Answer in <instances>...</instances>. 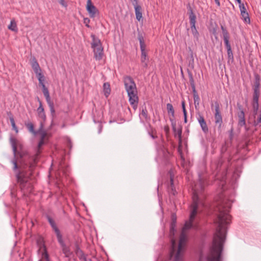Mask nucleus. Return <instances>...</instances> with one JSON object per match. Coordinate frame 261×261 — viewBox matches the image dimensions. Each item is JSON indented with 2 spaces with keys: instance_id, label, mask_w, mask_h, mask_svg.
Here are the masks:
<instances>
[{
  "instance_id": "obj_45",
  "label": "nucleus",
  "mask_w": 261,
  "mask_h": 261,
  "mask_svg": "<svg viewBox=\"0 0 261 261\" xmlns=\"http://www.w3.org/2000/svg\"><path fill=\"white\" fill-rule=\"evenodd\" d=\"M191 60H192V66L193 67L194 59H193V53L192 52L191 54Z\"/></svg>"
},
{
  "instance_id": "obj_30",
  "label": "nucleus",
  "mask_w": 261,
  "mask_h": 261,
  "mask_svg": "<svg viewBox=\"0 0 261 261\" xmlns=\"http://www.w3.org/2000/svg\"><path fill=\"white\" fill-rule=\"evenodd\" d=\"M42 92L43 93V94L46 98V100L47 102H49L50 101H51L50 100V97L49 95V93L48 90V89H45L44 90H42Z\"/></svg>"
},
{
  "instance_id": "obj_36",
  "label": "nucleus",
  "mask_w": 261,
  "mask_h": 261,
  "mask_svg": "<svg viewBox=\"0 0 261 261\" xmlns=\"http://www.w3.org/2000/svg\"><path fill=\"white\" fill-rule=\"evenodd\" d=\"M259 91H253V99H259Z\"/></svg>"
},
{
  "instance_id": "obj_27",
  "label": "nucleus",
  "mask_w": 261,
  "mask_h": 261,
  "mask_svg": "<svg viewBox=\"0 0 261 261\" xmlns=\"http://www.w3.org/2000/svg\"><path fill=\"white\" fill-rule=\"evenodd\" d=\"M259 79L258 75L255 76V80L254 82V86L253 88V91H259Z\"/></svg>"
},
{
  "instance_id": "obj_14",
  "label": "nucleus",
  "mask_w": 261,
  "mask_h": 261,
  "mask_svg": "<svg viewBox=\"0 0 261 261\" xmlns=\"http://www.w3.org/2000/svg\"><path fill=\"white\" fill-rule=\"evenodd\" d=\"M197 120L200 125V127L204 134H207L208 132V128L204 117L201 115H199L197 117Z\"/></svg>"
},
{
  "instance_id": "obj_46",
  "label": "nucleus",
  "mask_w": 261,
  "mask_h": 261,
  "mask_svg": "<svg viewBox=\"0 0 261 261\" xmlns=\"http://www.w3.org/2000/svg\"><path fill=\"white\" fill-rule=\"evenodd\" d=\"M12 127H13V129L16 132V133H17L18 132V130L16 125H15V126H13Z\"/></svg>"
},
{
  "instance_id": "obj_50",
  "label": "nucleus",
  "mask_w": 261,
  "mask_h": 261,
  "mask_svg": "<svg viewBox=\"0 0 261 261\" xmlns=\"http://www.w3.org/2000/svg\"><path fill=\"white\" fill-rule=\"evenodd\" d=\"M239 4H240L241 0H236Z\"/></svg>"
},
{
  "instance_id": "obj_15",
  "label": "nucleus",
  "mask_w": 261,
  "mask_h": 261,
  "mask_svg": "<svg viewBox=\"0 0 261 261\" xmlns=\"http://www.w3.org/2000/svg\"><path fill=\"white\" fill-rule=\"evenodd\" d=\"M10 142L12 147L14 155L15 156L17 153L18 147H21L20 143L17 139L12 137L10 138Z\"/></svg>"
},
{
  "instance_id": "obj_43",
  "label": "nucleus",
  "mask_w": 261,
  "mask_h": 261,
  "mask_svg": "<svg viewBox=\"0 0 261 261\" xmlns=\"http://www.w3.org/2000/svg\"><path fill=\"white\" fill-rule=\"evenodd\" d=\"M59 3L63 7H65L67 6L66 4L64 2V0H59Z\"/></svg>"
},
{
  "instance_id": "obj_49",
  "label": "nucleus",
  "mask_w": 261,
  "mask_h": 261,
  "mask_svg": "<svg viewBox=\"0 0 261 261\" xmlns=\"http://www.w3.org/2000/svg\"><path fill=\"white\" fill-rule=\"evenodd\" d=\"M184 122L185 123L187 122V115H184Z\"/></svg>"
},
{
  "instance_id": "obj_48",
  "label": "nucleus",
  "mask_w": 261,
  "mask_h": 261,
  "mask_svg": "<svg viewBox=\"0 0 261 261\" xmlns=\"http://www.w3.org/2000/svg\"><path fill=\"white\" fill-rule=\"evenodd\" d=\"M215 2L216 3V4L218 6H220V1L219 0H215Z\"/></svg>"
},
{
  "instance_id": "obj_53",
  "label": "nucleus",
  "mask_w": 261,
  "mask_h": 261,
  "mask_svg": "<svg viewBox=\"0 0 261 261\" xmlns=\"http://www.w3.org/2000/svg\"><path fill=\"white\" fill-rule=\"evenodd\" d=\"M151 137L153 139H154V136H153V135H151Z\"/></svg>"
},
{
  "instance_id": "obj_11",
  "label": "nucleus",
  "mask_w": 261,
  "mask_h": 261,
  "mask_svg": "<svg viewBox=\"0 0 261 261\" xmlns=\"http://www.w3.org/2000/svg\"><path fill=\"white\" fill-rule=\"evenodd\" d=\"M37 100L39 103V106L37 109L38 116L41 119L40 122L42 121L44 123L46 119L44 110L42 106V102L38 97H37Z\"/></svg>"
},
{
  "instance_id": "obj_37",
  "label": "nucleus",
  "mask_w": 261,
  "mask_h": 261,
  "mask_svg": "<svg viewBox=\"0 0 261 261\" xmlns=\"http://www.w3.org/2000/svg\"><path fill=\"white\" fill-rule=\"evenodd\" d=\"M170 184H171V192L172 193L173 195H175L176 192L175 190H174L173 187V180L172 177L170 178Z\"/></svg>"
},
{
  "instance_id": "obj_29",
  "label": "nucleus",
  "mask_w": 261,
  "mask_h": 261,
  "mask_svg": "<svg viewBox=\"0 0 261 261\" xmlns=\"http://www.w3.org/2000/svg\"><path fill=\"white\" fill-rule=\"evenodd\" d=\"M192 87H193V92H194V103H196V102H197V104L198 105L199 100V97L198 94H197V93L196 92L195 88V86H194V85L193 83Z\"/></svg>"
},
{
  "instance_id": "obj_34",
  "label": "nucleus",
  "mask_w": 261,
  "mask_h": 261,
  "mask_svg": "<svg viewBox=\"0 0 261 261\" xmlns=\"http://www.w3.org/2000/svg\"><path fill=\"white\" fill-rule=\"evenodd\" d=\"M36 75H37V79L39 81V83H41V82H44V76L41 72L36 74Z\"/></svg>"
},
{
  "instance_id": "obj_16",
  "label": "nucleus",
  "mask_w": 261,
  "mask_h": 261,
  "mask_svg": "<svg viewBox=\"0 0 261 261\" xmlns=\"http://www.w3.org/2000/svg\"><path fill=\"white\" fill-rule=\"evenodd\" d=\"M238 125L240 127L246 126V120L245 118V113L243 110H241L238 114Z\"/></svg>"
},
{
  "instance_id": "obj_20",
  "label": "nucleus",
  "mask_w": 261,
  "mask_h": 261,
  "mask_svg": "<svg viewBox=\"0 0 261 261\" xmlns=\"http://www.w3.org/2000/svg\"><path fill=\"white\" fill-rule=\"evenodd\" d=\"M32 67L36 74L41 72V69L39 66V65L35 59L32 63Z\"/></svg>"
},
{
  "instance_id": "obj_3",
  "label": "nucleus",
  "mask_w": 261,
  "mask_h": 261,
  "mask_svg": "<svg viewBox=\"0 0 261 261\" xmlns=\"http://www.w3.org/2000/svg\"><path fill=\"white\" fill-rule=\"evenodd\" d=\"M44 124L42 121L40 122V127L37 130L38 134L41 136L40 140L38 143L37 150L35 156L30 159L29 161H24L21 163L18 167L17 162L15 159L12 161L13 164V170L16 171L18 168L19 170L16 173V177L18 181L20 183V186L24 194L31 193L33 190V186L31 182L28 181V176L32 174V171L35 167L39 155L41 152L40 149L41 147L45 144L47 140V133L43 129Z\"/></svg>"
},
{
  "instance_id": "obj_35",
  "label": "nucleus",
  "mask_w": 261,
  "mask_h": 261,
  "mask_svg": "<svg viewBox=\"0 0 261 261\" xmlns=\"http://www.w3.org/2000/svg\"><path fill=\"white\" fill-rule=\"evenodd\" d=\"M239 7L241 13L247 12L244 5L243 4H241V2H240V4H239Z\"/></svg>"
},
{
  "instance_id": "obj_6",
  "label": "nucleus",
  "mask_w": 261,
  "mask_h": 261,
  "mask_svg": "<svg viewBox=\"0 0 261 261\" xmlns=\"http://www.w3.org/2000/svg\"><path fill=\"white\" fill-rule=\"evenodd\" d=\"M139 40L141 51V61L142 65L144 68H147L148 66V59L147 56L146 46L144 42L143 38L142 36L139 37Z\"/></svg>"
},
{
  "instance_id": "obj_41",
  "label": "nucleus",
  "mask_w": 261,
  "mask_h": 261,
  "mask_svg": "<svg viewBox=\"0 0 261 261\" xmlns=\"http://www.w3.org/2000/svg\"><path fill=\"white\" fill-rule=\"evenodd\" d=\"M39 83V85L42 87V90H44L45 89H47L45 84H44V82H41V83Z\"/></svg>"
},
{
  "instance_id": "obj_25",
  "label": "nucleus",
  "mask_w": 261,
  "mask_h": 261,
  "mask_svg": "<svg viewBox=\"0 0 261 261\" xmlns=\"http://www.w3.org/2000/svg\"><path fill=\"white\" fill-rule=\"evenodd\" d=\"M76 254L81 261H87L86 256L81 250L77 249Z\"/></svg>"
},
{
  "instance_id": "obj_13",
  "label": "nucleus",
  "mask_w": 261,
  "mask_h": 261,
  "mask_svg": "<svg viewBox=\"0 0 261 261\" xmlns=\"http://www.w3.org/2000/svg\"><path fill=\"white\" fill-rule=\"evenodd\" d=\"M167 109L168 111V113L169 115H171L172 117H170V120L171 122L172 126L173 129L175 127V122L174 121V110L172 105L171 103L167 104Z\"/></svg>"
},
{
  "instance_id": "obj_39",
  "label": "nucleus",
  "mask_w": 261,
  "mask_h": 261,
  "mask_svg": "<svg viewBox=\"0 0 261 261\" xmlns=\"http://www.w3.org/2000/svg\"><path fill=\"white\" fill-rule=\"evenodd\" d=\"M39 83V85L42 87V90H44L45 89H47L45 84H44V82H41V83Z\"/></svg>"
},
{
  "instance_id": "obj_18",
  "label": "nucleus",
  "mask_w": 261,
  "mask_h": 261,
  "mask_svg": "<svg viewBox=\"0 0 261 261\" xmlns=\"http://www.w3.org/2000/svg\"><path fill=\"white\" fill-rule=\"evenodd\" d=\"M40 251L42 250V254L41 258L39 259V261H50L49 259V256L47 252L46 249L44 245L40 247Z\"/></svg>"
},
{
  "instance_id": "obj_28",
  "label": "nucleus",
  "mask_w": 261,
  "mask_h": 261,
  "mask_svg": "<svg viewBox=\"0 0 261 261\" xmlns=\"http://www.w3.org/2000/svg\"><path fill=\"white\" fill-rule=\"evenodd\" d=\"M191 29L194 37L196 39V40H198L199 37V33L198 32L196 27H194V28L193 27H191Z\"/></svg>"
},
{
  "instance_id": "obj_1",
  "label": "nucleus",
  "mask_w": 261,
  "mask_h": 261,
  "mask_svg": "<svg viewBox=\"0 0 261 261\" xmlns=\"http://www.w3.org/2000/svg\"><path fill=\"white\" fill-rule=\"evenodd\" d=\"M217 200L215 210L217 218L215 220L216 231L211 246L207 253H200L199 261H222L223 249L227 225L230 224L231 216L229 215L232 201L225 195L221 194Z\"/></svg>"
},
{
  "instance_id": "obj_24",
  "label": "nucleus",
  "mask_w": 261,
  "mask_h": 261,
  "mask_svg": "<svg viewBox=\"0 0 261 261\" xmlns=\"http://www.w3.org/2000/svg\"><path fill=\"white\" fill-rule=\"evenodd\" d=\"M103 87V92H104L105 95L106 97H108L111 92V89H110V85L109 83H104Z\"/></svg>"
},
{
  "instance_id": "obj_19",
  "label": "nucleus",
  "mask_w": 261,
  "mask_h": 261,
  "mask_svg": "<svg viewBox=\"0 0 261 261\" xmlns=\"http://www.w3.org/2000/svg\"><path fill=\"white\" fill-rule=\"evenodd\" d=\"M159 155L163 160L166 161L170 156V153L167 149L163 147L159 151Z\"/></svg>"
},
{
  "instance_id": "obj_47",
  "label": "nucleus",
  "mask_w": 261,
  "mask_h": 261,
  "mask_svg": "<svg viewBox=\"0 0 261 261\" xmlns=\"http://www.w3.org/2000/svg\"><path fill=\"white\" fill-rule=\"evenodd\" d=\"M12 127H13V129L16 132V133H17L18 132V130L16 125H15V126H13Z\"/></svg>"
},
{
  "instance_id": "obj_32",
  "label": "nucleus",
  "mask_w": 261,
  "mask_h": 261,
  "mask_svg": "<svg viewBox=\"0 0 261 261\" xmlns=\"http://www.w3.org/2000/svg\"><path fill=\"white\" fill-rule=\"evenodd\" d=\"M47 104L48 105V106L49 107L51 115L53 116L55 114L54 103L52 101H50L49 102H47Z\"/></svg>"
},
{
  "instance_id": "obj_22",
  "label": "nucleus",
  "mask_w": 261,
  "mask_h": 261,
  "mask_svg": "<svg viewBox=\"0 0 261 261\" xmlns=\"http://www.w3.org/2000/svg\"><path fill=\"white\" fill-rule=\"evenodd\" d=\"M8 28L9 30L13 31L14 32H18V28L16 21L14 19L11 20L10 24L8 25Z\"/></svg>"
},
{
  "instance_id": "obj_9",
  "label": "nucleus",
  "mask_w": 261,
  "mask_h": 261,
  "mask_svg": "<svg viewBox=\"0 0 261 261\" xmlns=\"http://www.w3.org/2000/svg\"><path fill=\"white\" fill-rule=\"evenodd\" d=\"M57 240L61 247L62 251L65 255V257H70L72 254V252L70 251L69 247L64 243L62 238V236L57 237Z\"/></svg>"
},
{
  "instance_id": "obj_52",
  "label": "nucleus",
  "mask_w": 261,
  "mask_h": 261,
  "mask_svg": "<svg viewBox=\"0 0 261 261\" xmlns=\"http://www.w3.org/2000/svg\"><path fill=\"white\" fill-rule=\"evenodd\" d=\"M224 176H223V177H222V179H221L220 180H224Z\"/></svg>"
},
{
  "instance_id": "obj_21",
  "label": "nucleus",
  "mask_w": 261,
  "mask_h": 261,
  "mask_svg": "<svg viewBox=\"0 0 261 261\" xmlns=\"http://www.w3.org/2000/svg\"><path fill=\"white\" fill-rule=\"evenodd\" d=\"M196 19V17L195 15L194 14L193 11L191 9H190V13L189 15V20H190V23L191 27H196L195 26Z\"/></svg>"
},
{
  "instance_id": "obj_51",
  "label": "nucleus",
  "mask_w": 261,
  "mask_h": 261,
  "mask_svg": "<svg viewBox=\"0 0 261 261\" xmlns=\"http://www.w3.org/2000/svg\"><path fill=\"white\" fill-rule=\"evenodd\" d=\"M191 81L192 83H193V82H193V79L192 77H191Z\"/></svg>"
},
{
  "instance_id": "obj_12",
  "label": "nucleus",
  "mask_w": 261,
  "mask_h": 261,
  "mask_svg": "<svg viewBox=\"0 0 261 261\" xmlns=\"http://www.w3.org/2000/svg\"><path fill=\"white\" fill-rule=\"evenodd\" d=\"M130 1H131L132 4L133 5V6L134 7L136 19L138 21H140V20L142 18L141 7L138 4L137 0H130Z\"/></svg>"
},
{
  "instance_id": "obj_38",
  "label": "nucleus",
  "mask_w": 261,
  "mask_h": 261,
  "mask_svg": "<svg viewBox=\"0 0 261 261\" xmlns=\"http://www.w3.org/2000/svg\"><path fill=\"white\" fill-rule=\"evenodd\" d=\"M181 107H182L184 115H187V111H186V108H185V102L184 101H182L181 102Z\"/></svg>"
},
{
  "instance_id": "obj_26",
  "label": "nucleus",
  "mask_w": 261,
  "mask_h": 261,
  "mask_svg": "<svg viewBox=\"0 0 261 261\" xmlns=\"http://www.w3.org/2000/svg\"><path fill=\"white\" fill-rule=\"evenodd\" d=\"M252 106L254 114H256L258 110V99H253Z\"/></svg>"
},
{
  "instance_id": "obj_44",
  "label": "nucleus",
  "mask_w": 261,
  "mask_h": 261,
  "mask_svg": "<svg viewBox=\"0 0 261 261\" xmlns=\"http://www.w3.org/2000/svg\"><path fill=\"white\" fill-rule=\"evenodd\" d=\"M10 122H11V125H12V127L13 126H15V125H15V121H14V120L13 118V117H11L10 118Z\"/></svg>"
},
{
  "instance_id": "obj_33",
  "label": "nucleus",
  "mask_w": 261,
  "mask_h": 261,
  "mask_svg": "<svg viewBox=\"0 0 261 261\" xmlns=\"http://www.w3.org/2000/svg\"><path fill=\"white\" fill-rule=\"evenodd\" d=\"M140 118H143L145 119H147V112L146 109H143L141 114H140Z\"/></svg>"
},
{
  "instance_id": "obj_4",
  "label": "nucleus",
  "mask_w": 261,
  "mask_h": 261,
  "mask_svg": "<svg viewBox=\"0 0 261 261\" xmlns=\"http://www.w3.org/2000/svg\"><path fill=\"white\" fill-rule=\"evenodd\" d=\"M123 81L125 89L129 97V102L135 110L137 108L139 100L136 84L129 76H125Z\"/></svg>"
},
{
  "instance_id": "obj_23",
  "label": "nucleus",
  "mask_w": 261,
  "mask_h": 261,
  "mask_svg": "<svg viewBox=\"0 0 261 261\" xmlns=\"http://www.w3.org/2000/svg\"><path fill=\"white\" fill-rule=\"evenodd\" d=\"M25 125H26L28 130L29 131V132L32 133L33 135L36 136L38 134V132H37V130H35L34 129V126L32 123L29 122V123H26Z\"/></svg>"
},
{
  "instance_id": "obj_17",
  "label": "nucleus",
  "mask_w": 261,
  "mask_h": 261,
  "mask_svg": "<svg viewBox=\"0 0 261 261\" xmlns=\"http://www.w3.org/2000/svg\"><path fill=\"white\" fill-rule=\"evenodd\" d=\"M47 220L51 227L54 229L55 232L56 233L57 238L62 236L59 229L58 228L54 220L49 216L47 217Z\"/></svg>"
},
{
  "instance_id": "obj_5",
  "label": "nucleus",
  "mask_w": 261,
  "mask_h": 261,
  "mask_svg": "<svg viewBox=\"0 0 261 261\" xmlns=\"http://www.w3.org/2000/svg\"><path fill=\"white\" fill-rule=\"evenodd\" d=\"M92 42L91 43V47L93 49L94 56L96 60L102 59L103 55V49L100 40L96 38L94 35L91 36Z\"/></svg>"
},
{
  "instance_id": "obj_40",
  "label": "nucleus",
  "mask_w": 261,
  "mask_h": 261,
  "mask_svg": "<svg viewBox=\"0 0 261 261\" xmlns=\"http://www.w3.org/2000/svg\"><path fill=\"white\" fill-rule=\"evenodd\" d=\"M39 83V85L42 87V90H44L45 89H47L45 84H44V82H41V83Z\"/></svg>"
},
{
  "instance_id": "obj_10",
  "label": "nucleus",
  "mask_w": 261,
  "mask_h": 261,
  "mask_svg": "<svg viewBox=\"0 0 261 261\" xmlns=\"http://www.w3.org/2000/svg\"><path fill=\"white\" fill-rule=\"evenodd\" d=\"M86 9L91 18H94L99 14L98 9L92 4L91 0H87Z\"/></svg>"
},
{
  "instance_id": "obj_7",
  "label": "nucleus",
  "mask_w": 261,
  "mask_h": 261,
  "mask_svg": "<svg viewBox=\"0 0 261 261\" xmlns=\"http://www.w3.org/2000/svg\"><path fill=\"white\" fill-rule=\"evenodd\" d=\"M222 31L223 37L225 45L226 47L228 58L229 59H233V54L231 50V46L229 42V36L226 29L222 25L221 27Z\"/></svg>"
},
{
  "instance_id": "obj_42",
  "label": "nucleus",
  "mask_w": 261,
  "mask_h": 261,
  "mask_svg": "<svg viewBox=\"0 0 261 261\" xmlns=\"http://www.w3.org/2000/svg\"><path fill=\"white\" fill-rule=\"evenodd\" d=\"M90 22V20L88 18H85L84 20V23L86 24V25L88 27H89L88 23Z\"/></svg>"
},
{
  "instance_id": "obj_2",
  "label": "nucleus",
  "mask_w": 261,
  "mask_h": 261,
  "mask_svg": "<svg viewBox=\"0 0 261 261\" xmlns=\"http://www.w3.org/2000/svg\"><path fill=\"white\" fill-rule=\"evenodd\" d=\"M205 181L200 176H199L198 181L192 187L193 203L191 205V212L189 221L186 222L181 233L178 244L177 246L175 240L172 237L175 232V220H172L170 225V233L171 236V248L170 257L172 261H183L184 253L186 250L187 236L186 231L191 228L195 227L193 221L198 212L202 211V208L207 205L204 201L205 195L202 193L205 186Z\"/></svg>"
},
{
  "instance_id": "obj_8",
  "label": "nucleus",
  "mask_w": 261,
  "mask_h": 261,
  "mask_svg": "<svg viewBox=\"0 0 261 261\" xmlns=\"http://www.w3.org/2000/svg\"><path fill=\"white\" fill-rule=\"evenodd\" d=\"M215 123L216 125H218V128L221 130V127L222 124V118L220 113L219 105L218 102L215 103Z\"/></svg>"
},
{
  "instance_id": "obj_31",
  "label": "nucleus",
  "mask_w": 261,
  "mask_h": 261,
  "mask_svg": "<svg viewBox=\"0 0 261 261\" xmlns=\"http://www.w3.org/2000/svg\"><path fill=\"white\" fill-rule=\"evenodd\" d=\"M244 21L246 23H249L250 22V18L249 17L248 13L246 12H243L242 13H241Z\"/></svg>"
}]
</instances>
